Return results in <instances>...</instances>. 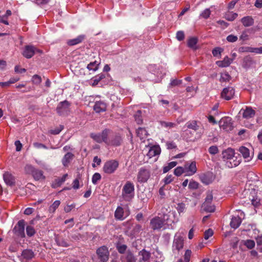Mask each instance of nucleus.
Segmentation results:
<instances>
[{"label": "nucleus", "instance_id": "obj_62", "mask_svg": "<svg viewBox=\"0 0 262 262\" xmlns=\"http://www.w3.org/2000/svg\"><path fill=\"white\" fill-rule=\"evenodd\" d=\"M184 33L183 31H178L176 34V38L179 41L183 40L184 39Z\"/></svg>", "mask_w": 262, "mask_h": 262}, {"label": "nucleus", "instance_id": "obj_15", "mask_svg": "<svg viewBox=\"0 0 262 262\" xmlns=\"http://www.w3.org/2000/svg\"><path fill=\"white\" fill-rule=\"evenodd\" d=\"M150 225L154 230H158L163 227H164V223L163 218L161 219L159 216H156L152 218L150 222Z\"/></svg>", "mask_w": 262, "mask_h": 262}, {"label": "nucleus", "instance_id": "obj_55", "mask_svg": "<svg viewBox=\"0 0 262 262\" xmlns=\"http://www.w3.org/2000/svg\"><path fill=\"white\" fill-rule=\"evenodd\" d=\"M32 81L34 84H39L41 82V77L38 75H34L32 78Z\"/></svg>", "mask_w": 262, "mask_h": 262}, {"label": "nucleus", "instance_id": "obj_34", "mask_svg": "<svg viewBox=\"0 0 262 262\" xmlns=\"http://www.w3.org/2000/svg\"><path fill=\"white\" fill-rule=\"evenodd\" d=\"M137 136L141 140L144 139L147 136V132L144 128L139 127L137 130Z\"/></svg>", "mask_w": 262, "mask_h": 262}, {"label": "nucleus", "instance_id": "obj_16", "mask_svg": "<svg viewBox=\"0 0 262 262\" xmlns=\"http://www.w3.org/2000/svg\"><path fill=\"white\" fill-rule=\"evenodd\" d=\"M36 53H41L42 52L40 50L37 49L34 46H27L25 47V49L23 52V55L24 57H25L27 58H30Z\"/></svg>", "mask_w": 262, "mask_h": 262}, {"label": "nucleus", "instance_id": "obj_28", "mask_svg": "<svg viewBox=\"0 0 262 262\" xmlns=\"http://www.w3.org/2000/svg\"><path fill=\"white\" fill-rule=\"evenodd\" d=\"M74 155L71 152L67 153L62 159V163L64 167L68 166L69 163L72 160Z\"/></svg>", "mask_w": 262, "mask_h": 262}, {"label": "nucleus", "instance_id": "obj_48", "mask_svg": "<svg viewBox=\"0 0 262 262\" xmlns=\"http://www.w3.org/2000/svg\"><path fill=\"white\" fill-rule=\"evenodd\" d=\"M223 49L220 47H216L212 50V54L215 57H221V53L223 51Z\"/></svg>", "mask_w": 262, "mask_h": 262}, {"label": "nucleus", "instance_id": "obj_32", "mask_svg": "<svg viewBox=\"0 0 262 262\" xmlns=\"http://www.w3.org/2000/svg\"><path fill=\"white\" fill-rule=\"evenodd\" d=\"M11 14V11L10 10H7L4 15H0V23L8 25V18Z\"/></svg>", "mask_w": 262, "mask_h": 262}, {"label": "nucleus", "instance_id": "obj_45", "mask_svg": "<svg viewBox=\"0 0 262 262\" xmlns=\"http://www.w3.org/2000/svg\"><path fill=\"white\" fill-rule=\"evenodd\" d=\"M186 124L188 128L192 129L194 130H197L199 128V126L197 125V123L195 121L188 122Z\"/></svg>", "mask_w": 262, "mask_h": 262}, {"label": "nucleus", "instance_id": "obj_56", "mask_svg": "<svg viewBox=\"0 0 262 262\" xmlns=\"http://www.w3.org/2000/svg\"><path fill=\"white\" fill-rule=\"evenodd\" d=\"M212 181V177H210L209 176L204 175L202 177V181L206 184H209Z\"/></svg>", "mask_w": 262, "mask_h": 262}, {"label": "nucleus", "instance_id": "obj_64", "mask_svg": "<svg viewBox=\"0 0 262 262\" xmlns=\"http://www.w3.org/2000/svg\"><path fill=\"white\" fill-rule=\"evenodd\" d=\"M75 207V204H72L71 205H67L64 208V210L66 212H70L73 209H74Z\"/></svg>", "mask_w": 262, "mask_h": 262}, {"label": "nucleus", "instance_id": "obj_57", "mask_svg": "<svg viewBox=\"0 0 262 262\" xmlns=\"http://www.w3.org/2000/svg\"><path fill=\"white\" fill-rule=\"evenodd\" d=\"M230 79V76L229 75L228 73H222L221 76L220 81L222 82L223 81H228Z\"/></svg>", "mask_w": 262, "mask_h": 262}, {"label": "nucleus", "instance_id": "obj_10", "mask_svg": "<svg viewBox=\"0 0 262 262\" xmlns=\"http://www.w3.org/2000/svg\"><path fill=\"white\" fill-rule=\"evenodd\" d=\"M213 195L211 193L207 194L205 201L203 204L202 207L207 212H213L215 211V206L212 204Z\"/></svg>", "mask_w": 262, "mask_h": 262}, {"label": "nucleus", "instance_id": "obj_26", "mask_svg": "<svg viewBox=\"0 0 262 262\" xmlns=\"http://www.w3.org/2000/svg\"><path fill=\"white\" fill-rule=\"evenodd\" d=\"M115 217L118 220H123L126 216L124 215V210L122 207L118 206L115 212Z\"/></svg>", "mask_w": 262, "mask_h": 262}, {"label": "nucleus", "instance_id": "obj_52", "mask_svg": "<svg viewBox=\"0 0 262 262\" xmlns=\"http://www.w3.org/2000/svg\"><path fill=\"white\" fill-rule=\"evenodd\" d=\"M63 129V126L60 125L58 127L51 129L50 130V133L53 135H57Z\"/></svg>", "mask_w": 262, "mask_h": 262}, {"label": "nucleus", "instance_id": "obj_21", "mask_svg": "<svg viewBox=\"0 0 262 262\" xmlns=\"http://www.w3.org/2000/svg\"><path fill=\"white\" fill-rule=\"evenodd\" d=\"M122 139L120 136L118 135H116L110 137V139L108 138V142L107 145L111 146H119L121 142Z\"/></svg>", "mask_w": 262, "mask_h": 262}, {"label": "nucleus", "instance_id": "obj_54", "mask_svg": "<svg viewBox=\"0 0 262 262\" xmlns=\"http://www.w3.org/2000/svg\"><path fill=\"white\" fill-rule=\"evenodd\" d=\"M161 125L162 126L167 128L173 127L176 125V124L174 123L165 121H161Z\"/></svg>", "mask_w": 262, "mask_h": 262}, {"label": "nucleus", "instance_id": "obj_31", "mask_svg": "<svg viewBox=\"0 0 262 262\" xmlns=\"http://www.w3.org/2000/svg\"><path fill=\"white\" fill-rule=\"evenodd\" d=\"M241 22L245 27H249L254 24L253 19L251 16H247L244 17L241 19Z\"/></svg>", "mask_w": 262, "mask_h": 262}, {"label": "nucleus", "instance_id": "obj_19", "mask_svg": "<svg viewBox=\"0 0 262 262\" xmlns=\"http://www.w3.org/2000/svg\"><path fill=\"white\" fill-rule=\"evenodd\" d=\"M25 222L23 220H20L14 228V231L18 235L24 237L25 236Z\"/></svg>", "mask_w": 262, "mask_h": 262}, {"label": "nucleus", "instance_id": "obj_14", "mask_svg": "<svg viewBox=\"0 0 262 262\" xmlns=\"http://www.w3.org/2000/svg\"><path fill=\"white\" fill-rule=\"evenodd\" d=\"M184 173L186 176H191L196 173L197 168L194 161L186 163L184 166Z\"/></svg>", "mask_w": 262, "mask_h": 262}, {"label": "nucleus", "instance_id": "obj_33", "mask_svg": "<svg viewBox=\"0 0 262 262\" xmlns=\"http://www.w3.org/2000/svg\"><path fill=\"white\" fill-rule=\"evenodd\" d=\"M34 256L33 252L31 250L26 249L23 251L21 256L26 259H30Z\"/></svg>", "mask_w": 262, "mask_h": 262}, {"label": "nucleus", "instance_id": "obj_17", "mask_svg": "<svg viewBox=\"0 0 262 262\" xmlns=\"http://www.w3.org/2000/svg\"><path fill=\"white\" fill-rule=\"evenodd\" d=\"M243 117L245 119H248L253 118L255 114V111L251 107L246 106L245 108H242L239 111Z\"/></svg>", "mask_w": 262, "mask_h": 262}, {"label": "nucleus", "instance_id": "obj_40", "mask_svg": "<svg viewBox=\"0 0 262 262\" xmlns=\"http://www.w3.org/2000/svg\"><path fill=\"white\" fill-rule=\"evenodd\" d=\"M99 64V63L96 61L90 62L89 64H88L87 69L89 71H92L93 72H95L98 69Z\"/></svg>", "mask_w": 262, "mask_h": 262}, {"label": "nucleus", "instance_id": "obj_1", "mask_svg": "<svg viewBox=\"0 0 262 262\" xmlns=\"http://www.w3.org/2000/svg\"><path fill=\"white\" fill-rule=\"evenodd\" d=\"M222 160L225 166L231 168L237 166L241 162L240 157L235 156L234 150L228 148L224 150L222 153Z\"/></svg>", "mask_w": 262, "mask_h": 262}, {"label": "nucleus", "instance_id": "obj_44", "mask_svg": "<svg viewBox=\"0 0 262 262\" xmlns=\"http://www.w3.org/2000/svg\"><path fill=\"white\" fill-rule=\"evenodd\" d=\"M104 77H105V76L103 74H99V75H97L96 76L94 77L92 79V80L93 81V82L92 84L93 85H97L98 83V82L101 79H103Z\"/></svg>", "mask_w": 262, "mask_h": 262}, {"label": "nucleus", "instance_id": "obj_53", "mask_svg": "<svg viewBox=\"0 0 262 262\" xmlns=\"http://www.w3.org/2000/svg\"><path fill=\"white\" fill-rule=\"evenodd\" d=\"M182 173H184V167H177L174 170V174L177 176H180Z\"/></svg>", "mask_w": 262, "mask_h": 262}, {"label": "nucleus", "instance_id": "obj_4", "mask_svg": "<svg viewBox=\"0 0 262 262\" xmlns=\"http://www.w3.org/2000/svg\"><path fill=\"white\" fill-rule=\"evenodd\" d=\"M244 192L246 195H247L249 201L253 206L258 207L260 205V192L255 189H248L245 190Z\"/></svg>", "mask_w": 262, "mask_h": 262}, {"label": "nucleus", "instance_id": "obj_47", "mask_svg": "<svg viewBox=\"0 0 262 262\" xmlns=\"http://www.w3.org/2000/svg\"><path fill=\"white\" fill-rule=\"evenodd\" d=\"M135 119L138 124L142 123V118L141 117V111H138L134 115Z\"/></svg>", "mask_w": 262, "mask_h": 262}, {"label": "nucleus", "instance_id": "obj_24", "mask_svg": "<svg viewBox=\"0 0 262 262\" xmlns=\"http://www.w3.org/2000/svg\"><path fill=\"white\" fill-rule=\"evenodd\" d=\"M106 105L101 101H97L94 106V110L98 113L103 112L106 111Z\"/></svg>", "mask_w": 262, "mask_h": 262}, {"label": "nucleus", "instance_id": "obj_5", "mask_svg": "<svg viewBox=\"0 0 262 262\" xmlns=\"http://www.w3.org/2000/svg\"><path fill=\"white\" fill-rule=\"evenodd\" d=\"M184 234L177 232L174 236L172 245L173 252H179L184 247Z\"/></svg>", "mask_w": 262, "mask_h": 262}, {"label": "nucleus", "instance_id": "obj_18", "mask_svg": "<svg viewBox=\"0 0 262 262\" xmlns=\"http://www.w3.org/2000/svg\"><path fill=\"white\" fill-rule=\"evenodd\" d=\"M234 95V90L232 87H227L223 89L221 93V97L226 100L231 99Z\"/></svg>", "mask_w": 262, "mask_h": 262}, {"label": "nucleus", "instance_id": "obj_25", "mask_svg": "<svg viewBox=\"0 0 262 262\" xmlns=\"http://www.w3.org/2000/svg\"><path fill=\"white\" fill-rule=\"evenodd\" d=\"M3 178L5 183L7 185L12 186L15 183V179L11 173L6 172L3 174Z\"/></svg>", "mask_w": 262, "mask_h": 262}, {"label": "nucleus", "instance_id": "obj_51", "mask_svg": "<svg viewBox=\"0 0 262 262\" xmlns=\"http://www.w3.org/2000/svg\"><path fill=\"white\" fill-rule=\"evenodd\" d=\"M191 253H192V252L190 250L187 249L185 251V254L184 255V260H183L184 262H189L190 257L191 255Z\"/></svg>", "mask_w": 262, "mask_h": 262}, {"label": "nucleus", "instance_id": "obj_2", "mask_svg": "<svg viewBox=\"0 0 262 262\" xmlns=\"http://www.w3.org/2000/svg\"><path fill=\"white\" fill-rule=\"evenodd\" d=\"M135 195V186L130 181H127L122 190V196L125 201L129 202Z\"/></svg>", "mask_w": 262, "mask_h": 262}, {"label": "nucleus", "instance_id": "obj_11", "mask_svg": "<svg viewBox=\"0 0 262 262\" xmlns=\"http://www.w3.org/2000/svg\"><path fill=\"white\" fill-rule=\"evenodd\" d=\"M25 169L27 172H31L33 178L37 180L45 179V177L43 174V172L39 169H35L31 165H27L25 167Z\"/></svg>", "mask_w": 262, "mask_h": 262}, {"label": "nucleus", "instance_id": "obj_61", "mask_svg": "<svg viewBox=\"0 0 262 262\" xmlns=\"http://www.w3.org/2000/svg\"><path fill=\"white\" fill-rule=\"evenodd\" d=\"M213 234V230L211 229H209L207 230L204 233V238L205 239H208L210 237L212 236Z\"/></svg>", "mask_w": 262, "mask_h": 262}, {"label": "nucleus", "instance_id": "obj_39", "mask_svg": "<svg viewBox=\"0 0 262 262\" xmlns=\"http://www.w3.org/2000/svg\"><path fill=\"white\" fill-rule=\"evenodd\" d=\"M116 248L118 250V251L121 253L125 254L126 252H127V246L126 245L124 244H122L121 243H117L116 245Z\"/></svg>", "mask_w": 262, "mask_h": 262}, {"label": "nucleus", "instance_id": "obj_59", "mask_svg": "<svg viewBox=\"0 0 262 262\" xmlns=\"http://www.w3.org/2000/svg\"><path fill=\"white\" fill-rule=\"evenodd\" d=\"M186 209L185 204L183 203H179L177 207V209L179 213L183 212Z\"/></svg>", "mask_w": 262, "mask_h": 262}, {"label": "nucleus", "instance_id": "obj_29", "mask_svg": "<svg viewBox=\"0 0 262 262\" xmlns=\"http://www.w3.org/2000/svg\"><path fill=\"white\" fill-rule=\"evenodd\" d=\"M242 220L238 216L232 217L230 222V226L232 228H237L241 224Z\"/></svg>", "mask_w": 262, "mask_h": 262}, {"label": "nucleus", "instance_id": "obj_38", "mask_svg": "<svg viewBox=\"0 0 262 262\" xmlns=\"http://www.w3.org/2000/svg\"><path fill=\"white\" fill-rule=\"evenodd\" d=\"M139 255L140 256V260H143L144 262L147 261L150 257L149 253L145 250L140 251Z\"/></svg>", "mask_w": 262, "mask_h": 262}, {"label": "nucleus", "instance_id": "obj_50", "mask_svg": "<svg viewBox=\"0 0 262 262\" xmlns=\"http://www.w3.org/2000/svg\"><path fill=\"white\" fill-rule=\"evenodd\" d=\"M101 175L100 173H99L98 172L95 173L93 174L92 178V183L95 185L97 183L98 181L101 179Z\"/></svg>", "mask_w": 262, "mask_h": 262}, {"label": "nucleus", "instance_id": "obj_60", "mask_svg": "<svg viewBox=\"0 0 262 262\" xmlns=\"http://www.w3.org/2000/svg\"><path fill=\"white\" fill-rule=\"evenodd\" d=\"M254 48L250 47H244L239 48V51L242 52H251L253 53Z\"/></svg>", "mask_w": 262, "mask_h": 262}, {"label": "nucleus", "instance_id": "obj_3", "mask_svg": "<svg viewBox=\"0 0 262 262\" xmlns=\"http://www.w3.org/2000/svg\"><path fill=\"white\" fill-rule=\"evenodd\" d=\"M177 214L175 211H169L167 213L164 214L163 215V220L165 225L167 227H164V229L168 228L173 229L172 224L178 222V218L176 216Z\"/></svg>", "mask_w": 262, "mask_h": 262}, {"label": "nucleus", "instance_id": "obj_13", "mask_svg": "<svg viewBox=\"0 0 262 262\" xmlns=\"http://www.w3.org/2000/svg\"><path fill=\"white\" fill-rule=\"evenodd\" d=\"M70 103L66 100L60 102L57 108L56 111L60 115H67L70 112Z\"/></svg>", "mask_w": 262, "mask_h": 262}, {"label": "nucleus", "instance_id": "obj_30", "mask_svg": "<svg viewBox=\"0 0 262 262\" xmlns=\"http://www.w3.org/2000/svg\"><path fill=\"white\" fill-rule=\"evenodd\" d=\"M238 16V14L232 11H228L224 14V18L228 21H233Z\"/></svg>", "mask_w": 262, "mask_h": 262}, {"label": "nucleus", "instance_id": "obj_63", "mask_svg": "<svg viewBox=\"0 0 262 262\" xmlns=\"http://www.w3.org/2000/svg\"><path fill=\"white\" fill-rule=\"evenodd\" d=\"M227 40L230 42H234L237 41L238 38L237 36L234 35H229L227 37Z\"/></svg>", "mask_w": 262, "mask_h": 262}, {"label": "nucleus", "instance_id": "obj_12", "mask_svg": "<svg viewBox=\"0 0 262 262\" xmlns=\"http://www.w3.org/2000/svg\"><path fill=\"white\" fill-rule=\"evenodd\" d=\"M118 167V163L115 160H110L105 163L103 171L105 173L111 174L113 173Z\"/></svg>", "mask_w": 262, "mask_h": 262}, {"label": "nucleus", "instance_id": "obj_41", "mask_svg": "<svg viewBox=\"0 0 262 262\" xmlns=\"http://www.w3.org/2000/svg\"><path fill=\"white\" fill-rule=\"evenodd\" d=\"M68 177V174H64L61 178H59L55 180V184L53 185L54 187H56L57 186H60L67 179Z\"/></svg>", "mask_w": 262, "mask_h": 262}, {"label": "nucleus", "instance_id": "obj_20", "mask_svg": "<svg viewBox=\"0 0 262 262\" xmlns=\"http://www.w3.org/2000/svg\"><path fill=\"white\" fill-rule=\"evenodd\" d=\"M238 151L246 162H249L252 160L253 155L250 154V150L248 148L245 146H241L239 148Z\"/></svg>", "mask_w": 262, "mask_h": 262}, {"label": "nucleus", "instance_id": "obj_46", "mask_svg": "<svg viewBox=\"0 0 262 262\" xmlns=\"http://www.w3.org/2000/svg\"><path fill=\"white\" fill-rule=\"evenodd\" d=\"M208 152L210 155H215L219 152V149L217 146H211L208 148Z\"/></svg>", "mask_w": 262, "mask_h": 262}, {"label": "nucleus", "instance_id": "obj_22", "mask_svg": "<svg viewBox=\"0 0 262 262\" xmlns=\"http://www.w3.org/2000/svg\"><path fill=\"white\" fill-rule=\"evenodd\" d=\"M121 259L122 262H136V258L129 250H127L126 253L121 257Z\"/></svg>", "mask_w": 262, "mask_h": 262}, {"label": "nucleus", "instance_id": "obj_27", "mask_svg": "<svg viewBox=\"0 0 262 262\" xmlns=\"http://www.w3.org/2000/svg\"><path fill=\"white\" fill-rule=\"evenodd\" d=\"M232 60L228 56L225 57L223 60L216 61V64L219 67L225 68L228 67L232 62Z\"/></svg>", "mask_w": 262, "mask_h": 262}, {"label": "nucleus", "instance_id": "obj_58", "mask_svg": "<svg viewBox=\"0 0 262 262\" xmlns=\"http://www.w3.org/2000/svg\"><path fill=\"white\" fill-rule=\"evenodd\" d=\"M27 234L29 236H32L35 234V230L34 228L31 226L27 227L26 228Z\"/></svg>", "mask_w": 262, "mask_h": 262}, {"label": "nucleus", "instance_id": "obj_23", "mask_svg": "<svg viewBox=\"0 0 262 262\" xmlns=\"http://www.w3.org/2000/svg\"><path fill=\"white\" fill-rule=\"evenodd\" d=\"M161 153V148L159 145H155L151 147L147 154V156L151 158L156 156H158Z\"/></svg>", "mask_w": 262, "mask_h": 262}, {"label": "nucleus", "instance_id": "obj_37", "mask_svg": "<svg viewBox=\"0 0 262 262\" xmlns=\"http://www.w3.org/2000/svg\"><path fill=\"white\" fill-rule=\"evenodd\" d=\"M60 204V201L56 200L54 201L52 204H51L49 207L48 211L50 213H54L56 211V209L59 206Z\"/></svg>", "mask_w": 262, "mask_h": 262}, {"label": "nucleus", "instance_id": "obj_36", "mask_svg": "<svg viewBox=\"0 0 262 262\" xmlns=\"http://www.w3.org/2000/svg\"><path fill=\"white\" fill-rule=\"evenodd\" d=\"M198 42V39L196 37H191L190 38L187 42L188 46L193 49H196V43Z\"/></svg>", "mask_w": 262, "mask_h": 262}, {"label": "nucleus", "instance_id": "obj_9", "mask_svg": "<svg viewBox=\"0 0 262 262\" xmlns=\"http://www.w3.org/2000/svg\"><path fill=\"white\" fill-rule=\"evenodd\" d=\"M221 128L229 132L233 128L232 119L229 117L222 118L219 122Z\"/></svg>", "mask_w": 262, "mask_h": 262}, {"label": "nucleus", "instance_id": "obj_6", "mask_svg": "<svg viewBox=\"0 0 262 262\" xmlns=\"http://www.w3.org/2000/svg\"><path fill=\"white\" fill-rule=\"evenodd\" d=\"M110 133L109 129H105L101 133L91 134V137L98 143L104 142L107 144L108 137Z\"/></svg>", "mask_w": 262, "mask_h": 262}, {"label": "nucleus", "instance_id": "obj_8", "mask_svg": "<svg viewBox=\"0 0 262 262\" xmlns=\"http://www.w3.org/2000/svg\"><path fill=\"white\" fill-rule=\"evenodd\" d=\"M96 253L99 262H106L108 260L109 252L106 247H100L97 250Z\"/></svg>", "mask_w": 262, "mask_h": 262}, {"label": "nucleus", "instance_id": "obj_35", "mask_svg": "<svg viewBox=\"0 0 262 262\" xmlns=\"http://www.w3.org/2000/svg\"><path fill=\"white\" fill-rule=\"evenodd\" d=\"M84 39L83 35H80L75 38L68 40V44L70 46H74L81 42Z\"/></svg>", "mask_w": 262, "mask_h": 262}, {"label": "nucleus", "instance_id": "obj_49", "mask_svg": "<svg viewBox=\"0 0 262 262\" xmlns=\"http://www.w3.org/2000/svg\"><path fill=\"white\" fill-rule=\"evenodd\" d=\"M244 245L250 249H252L255 246V242L253 240L248 239L244 242Z\"/></svg>", "mask_w": 262, "mask_h": 262}, {"label": "nucleus", "instance_id": "obj_42", "mask_svg": "<svg viewBox=\"0 0 262 262\" xmlns=\"http://www.w3.org/2000/svg\"><path fill=\"white\" fill-rule=\"evenodd\" d=\"M211 11L209 8L204 9L200 14V18L207 19L210 17Z\"/></svg>", "mask_w": 262, "mask_h": 262}, {"label": "nucleus", "instance_id": "obj_43", "mask_svg": "<svg viewBox=\"0 0 262 262\" xmlns=\"http://www.w3.org/2000/svg\"><path fill=\"white\" fill-rule=\"evenodd\" d=\"M177 164V162L175 161H172L168 164L167 165L164 166L163 167V172L166 173L168 172L169 170H170L173 167H175Z\"/></svg>", "mask_w": 262, "mask_h": 262}, {"label": "nucleus", "instance_id": "obj_7", "mask_svg": "<svg viewBox=\"0 0 262 262\" xmlns=\"http://www.w3.org/2000/svg\"><path fill=\"white\" fill-rule=\"evenodd\" d=\"M150 177L149 169L144 167L141 168L137 174V181L140 183L146 182Z\"/></svg>", "mask_w": 262, "mask_h": 262}]
</instances>
